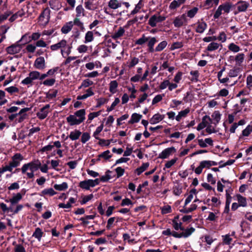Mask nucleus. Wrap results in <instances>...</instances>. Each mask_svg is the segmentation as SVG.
Instances as JSON below:
<instances>
[{"mask_svg":"<svg viewBox=\"0 0 252 252\" xmlns=\"http://www.w3.org/2000/svg\"><path fill=\"white\" fill-rule=\"evenodd\" d=\"M41 163L39 160H36L24 164L21 170L22 174H26L28 178H33L34 172L37 170L41 166Z\"/></svg>","mask_w":252,"mask_h":252,"instance_id":"nucleus-1","label":"nucleus"},{"mask_svg":"<svg viewBox=\"0 0 252 252\" xmlns=\"http://www.w3.org/2000/svg\"><path fill=\"white\" fill-rule=\"evenodd\" d=\"M86 111L84 109L76 111L73 115L66 118V121L71 126L79 125L85 120Z\"/></svg>","mask_w":252,"mask_h":252,"instance_id":"nucleus-2","label":"nucleus"},{"mask_svg":"<svg viewBox=\"0 0 252 252\" xmlns=\"http://www.w3.org/2000/svg\"><path fill=\"white\" fill-rule=\"evenodd\" d=\"M157 42L158 40L156 37L146 36L145 34H142L140 38L136 40L135 44L143 45L146 42L148 51L150 53H154L155 52L154 46Z\"/></svg>","mask_w":252,"mask_h":252,"instance_id":"nucleus-3","label":"nucleus"},{"mask_svg":"<svg viewBox=\"0 0 252 252\" xmlns=\"http://www.w3.org/2000/svg\"><path fill=\"white\" fill-rule=\"evenodd\" d=\"M50 49L52 51H57L61 49V53L64 58V55L68 56L71 52L72 46L71 44H67V42L65 39H62L59 42L50 46Z\"/></svg>","mask_w":252,"mask_h":252,"instance_id":"nucleus-4","label":"nucleus"},{"mask_svg":"<svg viewBox=\"0 0 252 252\" xmlns=\"http://www.w3.org/2000/svg\"><path fill=\"white\" fill-rule=\"evenodd\" d=\"M23 156L20 153H16L11 158V160L9 162L8 165H5V167L9 172H12L14 168L17 167L20 165L21 162L23 160Z\"/></svg>","mask_w":252,"mask_h":252,"instance_id":"nucleus-5","label":"nucleus"},{"mask_svg":"<svg viewBox=\"0 0 252 252\" xmlns=\"http://www.w3.org/2000/svg\"><path fill=\"white\" fill-rule=\"evenodd\" d=\"M232 7V4L230 2H226L220 5L214 14V18L215 19L219 18L222 13H229Z\"/></svg>","mask_w":252,"mask_h":252,"instance_id":"nucleus-6","label":"nucleus"},{"mask_svg":"<svg viewBox=\"0 0 252 252\" xmlns=\"http://www.w3.org/2000/svg\"><path fill=\"white\" fill-rule=\"evenodd\" d=\"M50 10L49 8H45L38 17L39 25L45 27L49 23L50 18Z\"/></svg>","mask_w":252,"mask_h":252,"instance_id":"nucleus-7","label":"nucleus"},{"mask_svg":"<svg viewBox=\"0 0 252 252\" xmlns=\"http://www.w3.org/2000/svg\"><path fill=\"white\" fill-rule=\"evenodd\" d=\"M218 163L212 160H203L200 162L198 167L194 169V172L197 175H200L204 168H210L213 166H216Z\"/></svg>","mask_w":252,"mask_h":252,"instance_id":"nucleus-8","label":"nucleus"},{"mask_svg":"<svg viewBox=\"0 0 252 252\" xmlns=\"http://www.w3.org/2000/svg\"><path fill=\"white\" fill-rule=\"evenodd\" d=\"M99 184V180L97 178L95 180L89 179L81 181L79 186L82 189L89 190L90 188H94Z\"/></svg>","mask_w":252,"mask_h":252,"instance_id":"nucleus-9","label":"nucleus"},{"mask_svg":"<svg viewBox=\"0 0 252 252\" xmlns=\"http://www.w3.org/2000/svg\"><path fill=\"white\" fill-rule=\"evenodd\" d=\"M123 4L125 5L126 9L129 8L130 6L128 2H124L119 0H109L108 2V7L109 9L115 10L120 8Z\"/></svg>","mask_w":252,"mask_h":252,"instance_id":"nucleus-10","label":"nucleus"},{"mask_svg":"<svg viewBox=\"0 0 252 252\" xmlns=\"http://www.w3.org/2000/svg\"><path fill=\"white\" fill-rule=\"evenodd\" d=\"M195 31L197 33H202L204 32L207 27V23L203 19L198 20L195 24Z\"/></svg>","mask_w":252,"mask_h":252,"instance_id":"nucleus-11","label":"nucleus"},{"mask_svg":"<svg viewBox=\"0 0 252 252\" xmlns=\"http://www.w3.org/2000/svg\"><path fill=\"white\" fill-rule=\"evenodd\" d=\"M165 20V17L164 16L154 15L150 17L148 23L152 27H155L158 23L161 22Z\"/></svg>","mask_w":252,"mask_h":252,"instance_id":"nucleus-12","label":"nucleus"},{"mask_svg":"<svg viewBox=\"0 0 252 252\" xmlns=\"http://www.w3.org/2000/svg\"><path fill=\"white\" fill-rule=\"evenodd\" d=\"M22 49V45L18 41L16 44H13L7 48H6L7 52L11 55L18 53Z\"/></svg>","mask_w":252,"mask_h":252,"instance_id":"nucleus-13","label":"nucleus"},{"mask_svg":"<svg viewBox=\"0 0 252 252\" xmlns=\"http://www.w3.org/2000/svg\"><path fill=\"white\" fill-rule=\"evenodd\" d=\"M187 21L185 14H182L176 17L173 21V24L175 27H181Z\"/></svg>","mask_w":252,"mask_h":252,"instance_id":"nucleus-14","label":"nucleus"},{"mask_svg":"<svg viewBox=\"0 0 252 252\" xmlns=\"http://www.w3.org/2000/svg\"><path fill=\"white\" fill-rule=\"evenodd\" d=\"M50 107L49 104H46L45 106L42 107L40 110L39 112L37 113V117L40 120L44 119L49 113Z\"/></svg>","mask_w":252,"mask_h":252,"instance_id":"nucleus-15","label":"nucleus"},{"mask_svg":"<svg viewBox=\"0 0 252 252\" xmlns=\"http://www.w3.org/2000/svg\"><path fill=\"white\" fill-rule=\"evenodd\" d=\"M176 152V149L174 147L166 148L163 150L159 155V158L161 159L167 158L172 153Z\"/></svg>","mask_w":252,"mask_h":252,"instance_id":"nucleus-16","label":"nucleus"},{"mask_svg":"<svg viewBox=\"0 0 252 252\" xmlns=\"http://www.w3.org/2000/svg\"><path fill=\"white\" fill-rule=\"evenodd\" d=\"M34 67L38 69H43L45 67V61L43 57L37 58L34 61Z\"/></svg>","mask_w":252,"mask_h":252,"instance_id":"nucleus-17","label":"nucleus"},{"mask_svg":"<svg viewBox=\"0 0 252 252\" xmlns=\"http://www.w3.org/2000/svg\"><path fill=\"white\" fill-rule=\"evenodd\" d=\"M237 9L238 12H245L250 4L249 3L246 1L239 0L236 4Z\"/></svg>","mask_w":252,"mask_h":252,"instance_id":"nucleus-18","label":"nucleus"},{"mask_svg":"<svg viewBox=\"0 0 252 252\" xmlns=\"http://www.w3.org/2000/svg\"><path fill=\"white\" fill-rule=\"evenodd\" d=\"M25 194V192L22 194L19 192L16 194H14L13 196L9 200H6L5 201L7 202H10L11 205H14L17 204L23 197V195Z\"/></svg>","mask_w":252,"mask_h":252,"instance_id":"nucleus-19","label":"nucleus"},{"mask_svg":"<svg viewBox=\"0 0 252 252\" xmlns=\"http://www.w3.org/2000/svg\"><path fill=\"white\" fill-rule=\"evenodd\" d=\"M86 93L83 95H78L77 96V100H85L89 97L94 95V89L92 87H90L85 91Z\"/></svg>","mask_w":252,"mask_h":252,"instance_id":"nucleus-20","label":"nucleus"},{"mask_svg":"<svg viewBox=\"0 0 252 252\" xmlns=\"http://www.w3.org/2000/svg\"><path fill=\"white\" fill-rule=\"evenodd\" d=\"M165 116L159 113L155 114L150 119L149 122L151 125L156 124L164 119Z\"/></svg>","mask_w":252,"mask_h":252,"instance_id":"nucleus-21","label":"nucleus"},{"mask_svg":"<svg viewBox=\"0 0 252 252\" xmlns=\"http://www.w3.org/2000/svg\"><path fill=\"white\" fill-rule=\"evenodd\" d=\"M221 47L222 45L218 42H211L210 43L208 44V45L206 47L205 49V52H213L214 51L218 50L220 47Z\"/></svg>","mask_w":252,"mask_h":252,"instance_id":"nucleus-22","label":"nucleus"},{"mask_svg":"<svg viewBox=\"0 0 252 252\" xmlns=\"http://www.w3.org/2000/svg\"><path fill=\"white\" fill-rule=\"evenodd\" d=\"M252 132V125H248L247 127L242 130V133L239 137V139H243L244 137H248Z\"/></svg>","mask_w":252,"mask_h":252,"instance_id":"nucleus-23","label":"nucleus"},{"mask_svg":"<svg viewBox=\"0 0 252 252\" xmlns=\"http://www.w3.org/2000/svg\"><path fill=\"white\" fill-rule=\"evenodd\" d=\"M73 27L72 21H69L63 26L61 31L63 34H67L72 30Z\"/></svg>","mask_w":252,"mask_h":252,"instance_id":"nucleus-24","label":"nucleus"},{"mask_svg":"<svg viewBox=\"0 0 252 252\" xmlns=\"http://www.w3.org/2000/svg\"><path fill=\"white\" fill-rule=\"evenodd\" d=\"M125 30L123 27H120L118 30L116 31L112 35L111 37L113 39L117 40L123 36Z\"/></svg>","mask_w":252,"mask_h":252,"instance_id":"nucleus-25","label":"nucleus"},{"mask_svg":"<svg viewBox=\"0 0 252 252\" xmlns=\"http://www.w3.org/2000/svg\"><path fill=\"white\" fill-rule=\"evenodd\" d=\"M57 194V192L55 191L53 189L46 188L43 189L40 193L39 195L41 196H52Z\"/></svg>","mask_w":252,"mask_h":252,"instance_id":"nucleus-26","label":"nucleus"},{"mask_svg":"<svg viewBox=\"0 0 252 252\" xmlns=\"http://www.w3.org/2000/svg\"><path fill=\"white\" fill-rule=\"evenodd\" d=\"M236 199L238 202V204L241 207H246L248 205V202L247 198L243 196L240 194H237L236 195Z\"/></svg>","mask_w":252,"mask_h":252,"instance_id":"nucleus-27","label":"nucleus"},{"mask_svg":"<svg viewBox=\"0 0 252 252\" xmlns=\"http://www.w3.org/2000/svg\"><path fill=\"white\" fill-rule=\"evenodd\" d=\"M139 62V60L136 57H130L126 62V65L128 68H132L137 65Z\"/></svg>","mask_w":252,"mask_h":252,"instance_id":"nucleus-28","label":"nucleus"},{"mask_svg":"<svg viewBox=\"0 0 252 252\" xmlns=\"http://www.w3.org/2000/svg\"><path fill=\"white\" fill-rule=\"evenodd\" d=\"M190 110L189 108L185 109L184 110L181 111L178 113V114L176 116L175 119L177 121L180 122L182 118H185L189 113Z\"/></svg>","mask_w":252,"mask_h":252,"instance_id":"nucleus-29","label":"nucleus"},{"mask_svg":"<svg viewBox=\"0 0 252 252\" xmlns=\"http://www.w3.org/2000/svg\"><path fill=\"white\" fill-rule=\"evenodd\" d=\"M118 87V83L116 80L111 81L109 83V92L112 94H115L117 92Z\"/></svg>","mask_w":252,"mask_h":252,"instance_id":"nucleus-30","label":"nucleus"},{"mask_svg":"<svg viewBox=\"0 0 252 252\" xmlns=\"http://www.w3.org/2000/svg\"><path fill=\"white\" fill-rule=\"evenodd\" d=\"M142 72H143V69L142 67H138L137 68V70H136V74L132 76V77H131L130 78V81L131 82H140V80H137V76H139L140 78H141V76L142 75Z\"/></svg>","mask_w":252,"mask_h":252,"instance_id":"nucleus-31","label":"nucleus"},{"mask_svg":"<svg viewBox=\"0 0 252 252\" xmlns=\"http://www.w3.org/2000/svg\"><path fill=\"white\" fill-rule=\"evenodd\" d=\"M72 23L73 26L75 25L79 28L81 31H84L85 30L84 23L80 20V18L75 17L72 21Z\"/></svg>","mask_w":252,"mask_h":252,"instance_id":"nucleus-32","label":"nucleus"},{"mask_svg":"<svg viewBox=\"0 0 252 252\" xmlns=\"http://www.w3.org/2000/svg\"><path fill=\"white\" fill-rule=\"evenodd\" d=\"M43 235V232L42 231L41 229L39 227H37L35 228L32 236L37 239L38 241H40Z\"/></svg>","mask_w":252,"mask_h":252,"instance_id":"nucleus-33","label":"nucleus"},{"mask_svg":"<svg viewBox=\"0 0 252 252\" xmlns=\"http://www.w3.org/2000/svg\"><path fill=\"white\" fill-rule=\"evenodd\" d=\"M31 41V35H29V33H26L24 34L21 39L18 41V43H22V45H25L27 43H28Z\"/></svg>","mask_w":252,"mask_h":252,"instance_id":"nucleus-34","label":"nucleus"},{"mask_svg":"<svg viewBox=\"0 0 252 252\" xmlns=\"http://www.w3.org/2000/svg\"><path fill=\"white\" fill-rule=\"evenodd\" d=\"M112 157V155L109 150H106L98 156V158L96 159L97 161L100 160L101 158L105 160H108Z\"/></svg>","mask_w":252,"mask_h":252,"instance_id":"nucleus-35","label":"nucleus"},{"mask_svg":"<svg viewBox=\"0 0 252 252\" xmlns=\"http://www.w3.org/2000/svg\"><path fill=\"white\" fill-rule=\"evenodd\" d=\"M142 117V115H140L136 113H134L132 114L130 120L129 121V123L134 124L138 123L139 122Z\"/></svg>","mask_w":252,"mask_h":252,"instance_id":"nucleus-36","label":"nucleus"},{"mask_svg":"<svg viewBox=\"0 0 252 252\" xmlns=\"http://www.w3.org/2000/svg\"><path fill=\"white\" fill-rule=\"evenodd\" d=\"M142 6V0H140L138 3L135 5L134 9L132 10L129 14H128V16L130 17L139 12Z\"/></svg>","mask_w":252,"mask_h":252,"instance_id":"nucleus-37","label":"nucleus"},{"mask_svg":"<svg viewBox=\"0 0 252 252\" xmlns=\"http://www.w3.org/2000/svg\"><path fill=\"white\" fill-rule=\"evenodd\" d=\"M75 11L76 13L75 17L80 18L85 16V9L82 5H78L76 7Z\"/></svg>","mask_w":252,"mask_h":252,"instance_id":"nucleus-38","label":"nucleus"},{"mask_svg":"<svg viewBox=\"0 0 252 252\" xmlns=\"http://www.w3.org/2000/svg\"><path fill=\"white\" fill-rule=\"evenodd\" d=\"M81 134V132L78 130L75 129L74 131H71L69 135L70 139L72 140H76L78 139Z\"/></svg>","mask_w":252,"mask_h":252,"instance_id":"nucleus-39","label":"nucleus"},{"mask_svg":"<svg viewBox=\"0 0 252 252\" xmlns=\"http://www.w3.org/2000/svg\"><path fill=\"white\" fill-rule=\"evenodd\" d=\"M112 171L110 170H107L105 173V175L102 176L99 180V182L101 181L102 182H107L110 179L112 178V176L111 175Z\"/></svg>","mask_w":252,"mask_h":252,"instance_id":"nucleus-40","label":"nucleus"},{"mask_svg":"<svg viewBox=\"0 0 252 252\" xmlns=\"http://www.w3.org/2000/svg\"><path fill=\"white\" fill-rule=\"evenodd\" d=\"M149 166V162L143 163L141 166L135 170V173L137 175H140L142 173L145 171Z\"/></svg>","mask_w":252,"mask_h":252,"instance_id":"nucleus-41","label":"nucleus"},{"mask_svg":"<svg viewBox=\"0 0 252 252\" xmlns=\"http://www.w3.org/2000/svg\"><path fill=\"white\" fill-rule=\"evenodd\" d=\"M94 33L92 31H88L85 36V40L84 43H88L89 42H91L94 40Z\"/></svg>","mask_w":252,"mask_h":252,"instance_id":"nucleus-42","label":"nucleus"},{"mask_svg":"<svg viewBox=\"0 0 252 252\" xmlns=\"http://www.w3.org/2000/svg\"><path fill=\"white\" fill-rule=\"evenodd\" d=\"M68 187V185L66 182H63L61 184H55L54 185V189L59 191L65 190Z\"/></svg>","mask_w":252,"mask_h":252,"instance_id":"nucleus-43","label":"nucleus"},{"mask_svg":"<svg viewBox=\"0 0 252 252\" xmlns=\"http://www.w3.org/2000/svg\"><path fill=\"white\" fill-rule=\"evenodd\" d=\"M167 45L166 41H162L159 42L155 48V52H160L164 50Z\"/></svg>","mask_w":252,"mask_h":252,"instance_id":"nucleus-44","label":"nucleus"},{"mask_svg":"<svg viewBox=\"0 0 252 252\" xmlns=\"http://www.w3.org/2000/svg\"><path fill=\"white\" fill-rule=\"evenodd\" d=\"M85 7L90 10H94L96 6L94 4L93 0H88L84 2Z\"/></svg>","mask_w":252,"mask_h":252,"instance_id":"nucleus-45","label":"nucleus"},{"mask_svg":"<svg viewBox=\"0 0 252 252\" xmlns=\"http://www.w3.org/2000/svg\"><path fill=\"white\" fill-rule=\"evenodd\" d=\"M183 236L184 238H187L189 237L191 234L193 233L195 231V228L192 227H191L189 228L184 229V230H182Z\"/></svg>","mask_w":252,"mask_h":252,"instance_id":"nucleus-46","label":"nucleus"},{"mask_svg":"<svg viewBox=\"0 0 252 252\" xmlns=\"http://www.w3.org/2000/svg\"><path fill=\"white\" fill-rule=\"evenodd\" d=\"M94 82L89 79H86L83 80L81 85L79 87L78 89H81L83 88H88L89 86L93 85Z\"/></svg>","mask_w":252,"mask_h":252,"instance_id":"nucleus-47","label":"nucleus"},{"mask_svg":"<svg viewBox=\"0 0 252 252\" xmlns=\"http://www.w3.org/2000/svg\"><path fill=\"white\" fill-rule=\"evenodd\" d=\"M196 193V189H192L190 192L187 198L185 199V206H187L189 203L192 199L193 198V195Z\"/></svg>","mask_w":252,"mask_h":252,"instance_id":"nucleus-48","label":"nucleus"},{"mask_svg":"<svg viewBox=\"0 0 252 252\" xmlns=\"http://www.w3.org/2000/svg\"><path fill=\"white\" fill-rule=\"evenodd\" d=\"M199 8L197 7H194L193 8L188 11L187 13V16L190 18H193L196 13L198 12Z\"/></svg>","mask_w":252,"mask_h":252,"instance_id":"nucleus-49","label":"nucleus"},{"mask_svg":"<svg viewBox=\"0 0 252 252\" xmlns=\"http://www.w3.org/2000/svg\"><path fill=\"white\" fill-rule=\"evenodd\" d=\"M244 54L243 53L238 54L235 58L236 64L240 65L244 60Z\"/></svg>","mask_w":252,"mask_h":252,"instance_id":"nucleus-50","label":"nucleus"},{"mask_svg":"<svg viewBox=\"0 0 252 252\" xmlns=\"http://www.w3.org/2000/svg\"><path fill=\"white\" fill-rule=\"evenodd\" d=\"M190 74L192 75L190 80L193 82H196L198 81L199 73L197 70H192L190 72Z\"/></svg>","mask_w":252,"mask_h":252,"instance_id":"nucleus-51","label":"nucleus"},{"mask_svg":"<svg viewBox=\"0 0 252 252\" xmlns=\"http://www.w3.org/2000/svg\"><path fill=\"white\" fill-rule=\"evenodd\" d=\"M160 210L161 213L162 215H165L172 212L171 207L169 205H164L160 207Z\"/></svg>","mask_w":252,"mask_h":252,"instance_id":"nucleus-52","label":"nucleus"},{"mask_svg":"<svg viewBox=\"0 0 252 252\" xmlns=\"http://www.w3.org/2000/svg\"><path fill=\"white\" fill-rule=\"evenodd\" d=\"M229 92L226 89H222L220 90L217 94L214 95L215 97H217V98H219V96L225 97L228 95Z\"/></svg>","mask_w":252,"mask_h":252,"instance_id":"nucleus-53","label":"nucleus"},{"mask_svg":"<svg viewBox=\"0 0 252 252\" xmlns=\"http://www.w3.org/2000/svg\"><path fill=\"white\" fill-rule=\"evenodd\" d=\"M228 49L234 52V53H237L239 51H240V48L238 45H236L234 43H231L229 44L228 46Z\"/></svg>","mask_w":252,"mask_h":252,"instance_id":"nucleus-54","label":"nucleus"},{"mask_svg":"<svg viewBox=\"0 0 252 252\" xmlns=\"http://www.w3.org/2000/svg\"><path fill=\"white\" fill-rule=\"evenodd\" d=\"M35 45L37 47L45 48L47 47L48 43L45 42L43 38H41L40 39H38L35 42Z\"/></svg>","mask_w":252,"mask_h":252,"instance_id":"nucleus-55","label":"nucleus"},{"mask_svg":"<svg viewBox=\"0 0 252 252\" xmlns=\"http://www.w3.org/2000/svg\"><path fill=\"white\" fill-rule=\"evenodd\" d=\"M103 128V125L101 124L99 126H98L95 130L94 131L93 133V136L96 139H99V138L98 137V134L101 132Z\"/></svg>","mask_w":252,"mask_h":252,"instance_id":"nucleus-56","label":"nucleus"},{"mask_svg":"<svg viewBox=\"0 0 252 252\" xmlns=\"http://www.w3.org/2000/svg\"><path fill=\"white\" fill-rule=\"evenodd\" d=\"M100 114V111L90 113L88 115V122L91 123L94 118L97 117Z\"/></svg>","mask_w":252,"mask_h":252,"instance_id":"nucleus-57","label":"nucleus"},{"mask_svg":"<svg viewBox=\"0 0 252 252\" xmlns=\"http://www.w3.org/2000/svg\"><path fill=\"white\" fill-rule=\"evenodd\" d=\"M29 76L33 81L35 80L39 79V72L37 71H32L29 73Z\"/></svg>","mask_w":252,"mask_h":252,"instance_id":"nucleus-58","label":"nucleus"},{"mask_svg":"<svg viewBox=\"0 0 252 252\" xmlns=\"http://www.w3.org/2000/svg\"><path fill=\"white\" fill-rule=\"evenodd\" d=\"M173 192L174 195L179 196L182 192V188L180 185H176L173 187Z\"/></svg>","mask_w":252,"mask_h":252,"instance_id":"nucleus-59","label":"nucleus"},{"mask_svg":"<svg viewBox=\"0 0 252 252\" xmlns=\"http://www.w3.org/2000/svg\"><path fill=\"white\" fill-rule=\"evenodd\" d=\"M117 219V222L118 221V218H116L115 217H111L108 219L107 220V223L106 225V228L107 229H110L113 225V223L115 220Z\"/></svg>","mask_w":252,"mask_h":252,"instance_id":"nucleus-60","label":"nucleus"},{"mask_svg":"<svg viewBox=\"0 0 252 252\" xmlns=\"http://www.w3.org/2000/svg\"><path fill=\"white\" fill-rule=\"evenodd\" d=\"M90 135L88 132H84L81 136V142L85 144L90 140Z\"/></svg>","mask_w":252,"mask_h":252,"instance_id":"nucleus-61","label":"nucleus"},{"mask_svg":"<svg viewBox=\"0 0 252 252\" xmlns=\"http://www.w3.org/2000/svg\"><path fill=\"white\" fill-rule=\"evenodd\" d=\"M120 102V99L118 97H116L115 99V100L112 103L110 107H108L107 109V111L108 112H110L114 109L116 105H117Z\"/></svg>","mask_w":252,"mask_h":252,"instance_id":"nucleus-62","label":"nucleus"},{"mask_svg":"<svg viewBox=\"0 0 252 252\" xmlns=\"http://www.w3.org/2000/svg\"><path fill=\"white\" fill-rule=\"evenodd\" d=\"M222 240L224 244L226 245H229L232 241V239L230 237L229 234H226L222 236Z\"/></svg>","mask_w":252,"mask_h":252,"instance_id":"nucleus-63","label":"nucleus"},{"mask_svg":"<svg viewBox=\"0 0 252 252\" xmlns=\"http://www.w3.org/2000/svg\"><path fill=\"white\" fill-rule=\"evenodd\" d=\"M88 50V47L85 44L80 45L77 48V50L79 53H86L87 52Z\"/></svg>","mask_w":252,"mask_h":252,"instance_id":"nucleus-64","label":"nucleus"}]
</instances>
